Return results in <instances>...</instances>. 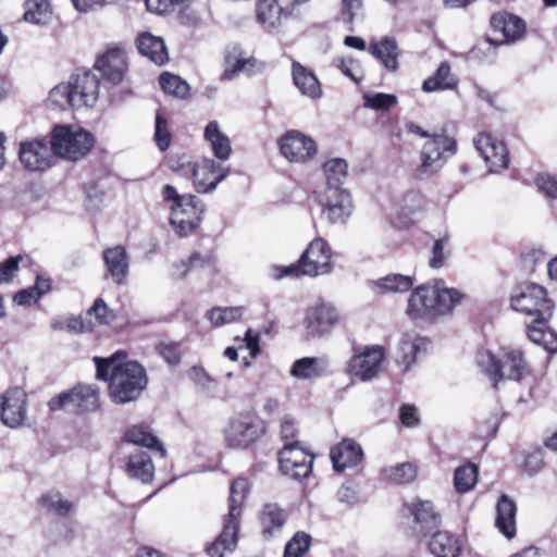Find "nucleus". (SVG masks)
<instances>
[{"label": "nucleus", "instance_id": "obj_1", "mask_svg": "<svg viewBox=\"0 0 557 557\" xmlns=\"http://www.w3.org/2000/svg\"><path fill=\"white\" fill-rule=\"evenodd\" d=\"M125 358L124 351L109 358H94L97 379L108 381L109 396L117 405L136 400L148 383L144 367L137 361H123Z\"/></svg>", "mask_w": 557, "mask_h": 557}, {"label": "nucleus", "instance_id": "obj_2", "mask_svg": "<svg viewBox=\"0 0 557 557\" xmlns=\"http://www.w3.org/2000/svg\"><path fill=\"white\" fill-rule=\"evenodd\" d=\"M463 295L449 288L444 281L417 287L408 299L407 314L413 320H433L450 313Z\"/></svg>", "mask_w": 557, "mask_h": 557}, {"label": "nucleus", "instance_id": "obj_3", "mask_svg": "<svg viewBox=\"0 0 557 557\" xmlns=\"http://www.w3.org/2000/svg\"><path fill=\"white\" fill-rule=\"evenodd\" d=\"M162 201L170 211V225L180 237L193 234L201 223L203 206L194 195L180 194L171 184H165L160 191Z\"/></svg>", "mask_w": 557, "mask_h": 557}, {"label": "nucleus", "instance_id": "obj_4", "mask_svg": "<svg viewBox=\"0 0 557 557\" xmlns=\"http://www.w3.org/2000/svg\"><path fill=\"white\" fill-rule=\"evenodd\" d=\"M332 251L329 244L322 238L313 239L301 255L297 264L289 267L273 265L270 268V276L280 280L289 275L319 276L331 272Z\"/></svg>", "mask_w": 557, "mask_h": 557}, {"label": "nucleus", "instance_id": "obj_5", "mask_svg": "<svg viewBox=\"0 0 557 557\" xmlns=\"http://www.w3.org/2000/svg\"><path fill=\"white\" fill-rule=\"evenodd\" d=\"M476 362L486 374L494 379L495 386L500 379L520 381L530 373L522 351L512 347L502 348L498 358L488 350L480 351Z\"/></svg>", "mask_w": 557, "mask_h": 557}, {"label": "nucleus", "instance_id": "obj_6", "mask_svg": "<svg viewBox=\"0 0 557 557\" xmlns=\"http://www.w3.org/2000/svg\"><path fill=\"white\" fill-rule=\"evenodd\" d=\"M510 306L539 324L547 322L554 311V302L547 297L546 289L535 283L516 286L510 296Z\"/></svg>", "mask_w": 557, "mask_h": 557}, {"label": "nucleus", "instance_id": "obj_7", "mask_svg": "<svg viewBox=\"0 0 557 557\" xmlns=\"http://www.w3.org/2000/svg\"><path fill=\"white\" fill-rule=\"evenodd\" d=\"M50 144L55 156L77 161L89 153L95 145V137L82 127L57 125L52 129Z\"/></svg>", "mask_w": 557, "mask_h": 557}, {"label": "nucleus", "instance_id": "obj_8", "mask_svg": "<svg viewBox=\"0 0 557 557\" xmlns=\"http://www.w3.org/2000/svg\"><path fill=\"white\" fill-rule=\"evenodd\" d=\"M457 152V144L446 134H433L420 150V165L417 172L420 176L437 173Z\"/></svg>", "mask_w": 557, "mask_h": 557}, {"label": "nucleus", "instance_id": "obj_9", "mask_svg": "<svg viewBox=\"0 0 557 557\" xmlns=\"http://www.w3.org/2000/svg\"><path fill=\"white\" fill-rule=\"evenodd\" d=\"M50 410H67L74 413L94 411L99 407L98 389L90 385H79L70 392H64L51 398L48 403Z\"/></svg>", "mask_w": 557, "mask_h": 557}, {"label": "nucleus", "instance_id": "obj_10", "mask_svg": "<svg viewBox=\"0 0 557 557\" xmlns=\"http://www.w3.org/2000/svg\"><path fill=\"white\" fill-rule=\"evenodd\" d=\"M339 321L341 314L333 304L318 301L307 308L304 325L308 335L320 337L329 335Z\"/></svg>", "mask_w": 557, "mask_h": 557}, {"label": "nucleus", "instance_id": "obj_11", "mask_svg": "<svg viewBox=\"0 0 557 557\" xmlns=\"http://www.w3.org/2000/svg\"><path fill=\"white\" fill-rule=\"evenodd\" d=\"M322 214L331 223H344L352 212L350 194L341 187H327L318 196Z\"/></svg>", "mask_w": 557, "mask_h": 557}, {"label": "nucleus", "instance_id": "obj_12", "mask_svg": "<svg viewBox=\"0 0 557 557\" xmlns=\"http://www.w3.org/2000/svg\"><path fill=\"white\" fill-rule=\"evenodd\" d=\"M281 471L293 479L307 478L312 470L313 457L308 454L299 442L285 444L278 453Z\"/></svg>", "mask_w": 557, "mask_h": 557}, {"label": "nucleus", "instance_id": "obj_13", "mask_svg": "<svg viewBox=\"0 0 557 557\" xmlns=\"http://www.w3.org/2000/svg\"><path fill=\"white\" fill-rule=\"evenodd\" d=\"M383 360L384 350L381 346H368L351 356L347 372L350 376L369 381L377 375Z\"/></svg>", "mask_w": 557, "mask_h": 557}, {"label": "nucleus", "instance_id": "obj_14", "mask_svg": "<svg viewBox=\"0 0 557 557\" xmlns=\"http://www.w3.org/2000/svg\"><path fill=\"white\" fill-rule=\"evenodd\" d=\"M473 143L491 173H499L508 168L509 152L502 140L488 133H481Z\"/></svg>", "mask_w": 557, "mask_h": 557}, {"label": "nucleus", "instance_id": "obj_15", "mask_svg": "<svg viewBox=\"0 0 557 557\" xmlns=\"http://www.w3.org/2000/svg\"><path fill=\"white\" fill-rule=\"evenodd\" d=\"M261 435L259 421L251 416L234 418L225 430V440L233 448H246Z\"/></svg>", "mask_w": 557, "mask_h": 557}, {"label": "nucleus", "instance_id": "obj_16", "mask_svg": "<svg viewBox=\"0 0 557 557\" xmlns=\"http://www.w3.org/2000/svg\"><path fill=\"white\" fill-rule=\"evenodd\" d=\"M228 174L230 168L221 165L213 159L203 158L196 162L191 178L197 193L208 194L213 191Z\"/></svg>", "mask_w": 557, "mask_h": 557}, {"label": "nucleus", "instance_id": "obj_17", "mask_svg": "<svg viewBox=\"0 0 557 557\" xmlns=\"http://www.w3.org/2000/svg\"><path fill=\"white\" fill-rule=\"evenodd\" d=\"M282 154L290 162L302 163L317 153L315 141L309 136L298 132H287L278 141Z\"/></svg>", "mask_w": 557, "mask_h": 557}, {"label": "nucleus", "instance_id": "obj_18", "mask_svg": "<svg viewBox=\"0 0 557 557\" xmlns=\"http://www.w3.org/2000/svg\"><path fill=\"white\" fill-rule=\"evenodd\" d=\"M26 393L20 387H13L1 396L0 419L9 428L23 425L26 419Z\"/></svg>", "mask_w": 557, "mask_h": 557}, {"label": "nucleus", "instance_id": "obj_19", "mask_svg": "<svg viewBox=\"0 0 557 557\" xmlns=\"http://www.w3.org/2000/svg\"><path fill=\"white\" fill-rule=\"evenodd\" d=\"M95 69L110 83L120 84L127 70L124 49L120 47L107 49V51L97 59Z\"/></svg>", "mask_w": 557, "mask_h": 557}, {"label": "nucleus", "instance_id": "obj_20", "mask_svg": "<svg viewBox=\"0 0 557 557\" xmlns=\"http://www.w3.org/2000/svg\"><path fill=\"white\" fill-rule=\"evenodd\" d=\"M424 205V198L419 193H407L393 207V211L389 214L391 223L398 228L410 226L414 222L416 215L423 211Z\"/></svg>", "mask_w": 557, "mask_h": 557}, {"label": "nucleus", "instance_id": "obj_21", "mask_svg": "<svg viewBox=\"0 0 557 557\" xmlns=\"http://www.w3.org/2000/svg\"><path fill=\"white\" fill-rule=\"evenodd\" d=\"M430 342L416 333H406L403 335L396 356V362L404 372H407L418 361V359L428 350Z\"/></svg>", "mask_w": 557, "mask_h": 557}, {"label": "nucleus", "instance_id": "obj_22", "mask_svg": "<svg viewBox=\"0 0 557 557\" xmlns=\"http://www.w3.org/2000/svg\"><path fill=\"white\" fill-rule=\"evenodd\" d=\"M52 149L45 140L23 143L20 149V160L32 171H45L51 166Z\"/></svg>", "mask_w": 557, "mask_h": 557}, {"label": "nucleus", "instance_id": "obj_23", "mask_svg": "<svg viewBox=\"0 0 557 557\" xmlns=\"http://www.w3.org/2000/svg\"><path fill=\"white\" fill-rule=\"evenodd\" d=\"M75 98V109L92 107L99 94V78L91 72H84L71 77Z\"/></svg>", "mask_w": 557, "mask_h": 557}, {"label": "nucleus", "instance_id": "obj_24", "mask_svg": "<svg viewBox=\"0 0 557 557\" xmlns=\"http://www.w3.org/2000/svg\"><path fill=\"white\" fill-rule=\"evenodd\" d=\"M286 521V511L275 503L265 504L259 512L261 534L265 540L280 535Z\"/></svg>", "mask_w": 557, "mask_h": 557}, {"label": "nucleus", "instance_id": "obj_25", "mask_svg": "<svg viewBox=\"0 0 557 557\" xmlns=\"http://www.w3.org/2000/svg\"><path fill=\"white\" fill-rule=\"evenodd\" d=\"M330 457L334 469L341 472L347 468L357 466L362 460L363 451L361 446L356 442L343 440L331 449Z\"/></svg>", "mask_w": 557, "mask_h": 557}, {"label": "nucleus", "instance_id": "obj_26", "mask_svg": "<svg viewBox=\"0 0 557 557\" xmlns=\"http://www.w3.org/2000/svg\"><path fill=\"white\" fill-rule=\"evenodd\" d=\"M103 260L108 274L113 282L121 285L125 283L128 274L129 260L127 252L122 246L108 248L103 252Z\"/></svg>", "mask_w": 557, "mask_h": 557}, {"label": "nucleus", "instance_id": "obj_27", "mask_svg": "<svg viewBox=\"0 0 557 557\" xmlns=\"http://www.w3.org/2000/svg\"><path fill=\"white\" fill-rule=\"evenodd\" d=\"M516 515V504L507 495H503L496 505L495 525L508 540L513 539L517 533Z\"/></svg>", "mask_w": 557, "mask_h": 557}, {"label": "nucleus", "instance_id": "obj_28", "mask_svg": "<svg viewBox=\"0 0 557 557\" xmlns=\"http://www.w3.org/2000/svg\"><path fill=\"white\" fill-rule=\"evenodd\" d=\"M292 75L295 86L306 97L319 99L322 96V88L313 72L297 61L292 63Z\"/></svg>", "mask_w": 557, "mask_h": 557}, {"label": "nucleus", "instance_id": "obj_29", "mask_svg": "<svg viewBox=\"0 0 557 557\" xmlns=\"http://www.w3.org/2000/svg\"><path fill=\"white\" fill-rule=\"evenodd\" d=\"M138 51L158 65H163L169 61V53L164 41L150 33H141L136 39Z\"/></svg>", "mask_w": 557, "mask_h": 557}, {"label": "nucleus", "instance_id": "obj_30", "mask_svg": "<svg viewBox=\"0 0 557 557\" xmlns=\"http://www.w3.org/2000/svg\"><path fill=\"white\" fill-rule=\"evenodd\" d=\"M239 525L235 522L225 521L223 530L215 541L207 546L206 552L209 557H224L226 553H233L237 546V534Z\"/></svg>", "mask_w": 557, "mask_h": 557}, {"label": "nucleus", "instance_id": "obj_31", "mask_svg": "<svg viewBox=\"0 0 557 557\" xmlns=\"http://www.w3.org/2000/svg\"><path fill=\"white\" fill-rule=\"evenodd\" d=\"M329 366L325 357H304L294 361L289 373L298 380H310L326 373Z\"/></svg>", "mask_w": 557, "mask_h": 557}, {"label": "nucleus", "instance_id": "obj_32", "mask_svg": "<svg viewBox=\"0 0 557 557\" xmlns=\"http://www.w3.org/2000/svg\"><path fill=\"white\" fill-rule=\"evenodd\" d=\"M428 548L434 557H458L461 553V542L447 531H438L430 537Z\"/></svg>", "mask_w": 557, "mask_h": 557}, {"label": "nucleus", "instance_id": "obj_33", "mask_svg": "<svg viewBox=\"0 0 557 557\" xmlns=\"http://www.w3.org/2000/svg\"><path fill=\"white\" fill-rule=\"evenodd\" d=\"M491 25L495 33L503 36V41H515L519 39L524 32V23L516 15L508 13H497L491 18Z\"/></svg>", "mask_w": 557, "mask_h": 557}, {"label": "nucleus", "instance_id": "obj_34", "mask_svg": "<svg viewBox=\"0 0 557 557\" xmlns=\"http://www.w3.org/2000/svg\"><path fill=\"white\" fill-rule=\"evenodd\" d=\"M203 137L218 160L223 162L230 159L232 153L231 140L228 136L222 132L216 121H211L207 124Z\"/></svg>", "mask_w": 557, "mask_h": 557}, {"label": "nucleus", "instance_id": "obj_35", "mask_svg": "<svg viewBox=\"0 0 557 557\" xmlns=\"http://www.w3.org/2000/svg\"><path fill=\"white\" fill-rule=\"evenodd\" d=\"M126 471L129 476L150 483L154 476V465L148 453L136 450L128 456Z\"/></svg>", "mask_w": 557, "mask_h": 557}, {"label": "nucleus", "instance_id": "obj_36", "mask_svg": "<svg viewBox=\"0 0 557 557\" xmlns=\"http://www.w3.org/2000/svg\"><path fill=\"white\" fill-rule=\"evenodd\" d=\"M256 59L234 47L225 55L224 79H232L238 73H250L256 65Z\"/></svg>", "mask_w": 557, "mask_h": 557}, {"label": "nucleus", "instance_id": "obj_37", "mask_svg": "<svg viewBox=\"0 0 557 557\" xmlns=\"http://www.w3.org/2000/svg\"><path fill=\"white\" fill-rule=\"evenodd\" d=\"M249 492V483L245 478L235 479L230 488V504L228 513L225 521H233L239 525V518L242 515V507L247 498Z\"/></svg>", "mask_w": 557, "mask_h": 557}, {"label": "nucleus", "instance_id": "obj_38", "mask_svg": "<svg viewBox=\"0 0 557 557\" xmlns=\"http://www.w3.org/2000/svg\"><path fill=\"white\" fill-rule=\"evenodd\" d=\"M124 440L127 443L144 446L160 451L161 456H165V449L159 442L157 436L151 432L148 425L134 424L129 426L124 434Z\"/></svg>", "mask_w": 557, "mask_h": 557}, {"label": "nucleus", "instance_id": "obj_39", "mask_svg": "<svg viewBox=\"0 0 557 557\" xmlns=\"http://www.w3.org/2000/svg\"><path fill=\"white\" fill-rule=\"evenodd\" d=\"M457 78L451 73L447 62L441 63L436 72L423 82L422 89L425 92L451 90L457 86Z\"/></svg>", "mask_w": 557, "mask_h": 557}, {"label": "nucleus", "instance_id": "obj_40", "mask_svg": "<svg viewBox=\"0 0 557 557\" xmlns=\"http://www.w3.org/2000/svg\"><path fill=\"white\" fill-rule=\"evenodd\" d=\"M369 51L379 59L386 70L395 72L398 67L397 45L392 38H384L370 45Z\"/></svg>", "mask_w": 557, "mask_h": 557}, {"label": "nucleus", "instance_id": "obj_41", "mask_svg": "<svg viewBox=\"0 0 557 557\" xmlns=\"http://www.w3.org/2000/svg\"><path fill=\"white\" fill-rule=\"evenodd\" d=\"M282 8L276 0H260L257 4V18L271 32L281 24Z\"/></svg>", "mask_w": 557, "mask_h": 557}, {"label": "nucleus", "instance_id": "obj_42", "mask_svg": "<svg viewBox=\"0 0 557 557\" xmlns=\"http://www.w3.org/2000/svg\"><path fill=\"white\" fill-rule=\"evenodd\" d=\"M72 82L60 84L53 87L47 98V106L51 109L65 110L75 108V98Z\"/></svg>", "mask_w": 557, "mask_h": 557}, {"label": "nucleus", "instance_id": "obj_43", "mask_svg": "<svg viewBox=\"0 0 557 557\" xmlns=\"http://www.w3.org/2000/svg\"><path fill=\"white\" fill-rule=\"evenodd\" d=\"M373 284L381 294L405 293L413 286V278L409 275L389 274L376 280Z\"/></svg>", "mask_w": 557, "mask_h": 557}, {"label": "nucleus", "instance_id": "obj_44", "mask_svg": "<svg viewBox=\"0 0 557 557\" xmlns=\"http://www.w3.org/2000/svg\"><path fill=\"white\" fill-rule=\"evenodd\" d=\"M24 20L35 25H46L51 20L52 11L47 0H26Z\"/></svg>", "mask_w": 557, "mask_h": 557}, {"label": "nucleus", "instance_id": "obj_45", "mask_svg": "<svg viewBox=\"0 0 557 557\" xmlns=\"http://www.w3.org/2000/svg\"><path fill=\"white\" fill-rule=\"evenodd\" d=\"M416 475L417 469L409 462L385 467L381 471L382 480L393 484L409 483L416 478Z\"/></svg>", "mask_w": 557, "mask_h": 557}, {"label": "nucleus", "instance_id": "obj_46", "mask_svg": "<svg viewBox=\"0 0 557 557\" xmlns=\"http://www.w3.org/2000/svg\"><path fill=\"white\" fill-rule=\"evenodd\" d=\"M478 467L471 462L456 468L454 473L455 490L460 494L470 492L478 482Z\"/></svg>", "mask_w": 557, "mask_h": 557}, {"label": "nucleus", "instance_id": "obj_47", "mask_svg": "<svg viewBox=\"0 0 557 557\" xmlns=\"http://www.w3.org/2000/svg\"><path fill=\"white\" fill-rule=\"evenodd\" d=\"M327 187H341L348 174L346 160L334 158L323 164Z\"/></svg>", "mask_w": 557, "mask_h": 557}, {"label": "nucleus", "instance_id": "obj_48", "mask_svg": "<svg viewBox=\"0 0 557 557\" xmlns=\"http://www.w3.org/2000/svg\"><path fill=\"white\" fill-rule=\"evenodd\" d=\"M545 324H539L531 321L527 326V333L529 338L539 345H543L546 350L557 351V335L552 332L545 331Z\"/></svg>", "mask_w": 557, "mask_h": 557}, {"label": "nucleus", "instance_id": "obj_49", "mask_svg": "<svg viewBox=\"0 0 557 557\" xmlns=\"http://www.w3.org/2000/svg\"><path fill=\"white\" fill-rule=\"evenodd\" d=\"M159 84L165 94L178 98H186L189 94V85L180 76L168 72L160 75Z\"/></svg>", "mask_w": 557, "mask_h": 557}, {"label": "nucleus", "instance_id": "obj_50", "mask_svg": "<svg viewBox=\"0 0 557 557\" xmlns=\"http://www.w3.org/2000/svg\"><path fill=\"white\" fill-rule=\"evenodd\" d=\"M408 509L413 515L417 523L430 524L436 522L437 516L434 509V505L429 500H413Z\"/></svg>", "mask_w": 557, "mask_h": 557}, {"label": "nucleus", "instance_id": "obj_51", "mask_svg": "<svg viewBox=\"0 0 557 557\" xmlns=\"http://www.w3.org/2000/svg\"><path fill=\"white\" fill-rule=\"evenodd\" d=\"M311 545V536L302 531L296 532L286 543L283 557H302Z\"/></svg>", "mask_w": 557, "mask_h": 557}, {"label": "nucleus", "instance_id": "obj_52", "mask_svg": "<svg viewBox=\"0 0 557 557\" xmlns=\"http://www.w3.org/2000/svg\"><path fill=\"white\" fill-rule=\"evenodd\" d=\"M243 315L242 307L213 308L208 312V318L214 326L237 321Z\"/></svg>", "mask_w": 557, "mask_h": 557}, {"label": "nucleus", "instance_id": "obj_53", "mask_svg": "<svg viewBox=\"0 0 557 557\" xmlns=\"http://www.w3.org/2000/svg\"><path fill=\"white\" fill-rule=\"evenodd\" d=\"M363 104L372 110H389L397 104V97L392 94H364Z\"/></svg>", "mask_w": 557, "mask_h": 557}, {"label": "nucleus", "instance_id": "obj_54", "mask_svg": "<svg viewBox=\"0 0 557 557\" xmlns=\"http://www.w3.org/2000/svg\"><path fill=\"white\" fill-rule=\"evenodd\" d=\"M338 70L355 83H359L363 78V70L361 64L351 57H344L335 60Z\"/></svg>", "mask_w": 557, "mask_h": 557}, {"label": "nucleus", "instance_id": "obj_55", "mask_svg": "<svg viewBox=\"0 0 557 557\" xmlns=\"http://www.w3.org/2000/svg\"><path fill=\"white\" fill-rule=\"evenodd\" d=\"M41 504L60 516H66L72 510V504L59 493L51 492L42 496Z\"/></svg>", "mask_w": 557, "mask_h": 557}, {"label": "nucleus", "instance_id": "obj_56", "mask_svg": "<svg viewBox=\"0 0 557 557\" xmlns=\"http://www.w3.org/2000/svg\"><path fill=\"white\" fill-rule=\"evenodd\" d=\"M196 162L189 160L186 156L173 157L169 161V168L181 177L191 178L195 172Z\"/></svg>", "mask_w": 557, "mask_h": 557}, {"label": "nucleus", "instance_id": "obj_57", "mask_svg": "<svg viewBox=\"0 0 557 557\" xmlns=\"http://www.w3.org/2000/svg\"><path fill=\"white\" fill-rule=\"evenodd\" d=\"M154 140L161 151L166 150L171 143V134L168 129L166 120L161 114H157L156 116Z\"/></svg>", "mask_w": 557, "mask_h": 557}, {"label": "nucleus", "instance_id": "obj_58", "mask_svg": "<svg viewBox=\"0 0 557 557\" xmlns=\"http://www.w3.org/2000/svg\"><path fill=\"white\" fill-rule=\"evenodd\" d=\"M449 237L444 236L436 239L432 247V257L430 259V267L433 269H440L445 263V249L448 246Z\"/></svg>", "mask_w": 557, "mask_h": 557}, {"label": "nucleus", "instance_id": "obj_59", "mask_svg": "<svg viewBox=\"0 0 557 557\" xmlns=\"http://www.w3.org/2000/svg\"><path fill=\"white\" fill-rule=\"evenodd\" d=\"M536 186L541 193L552 199H557V180L548 174L541 173L535 180Z\"/></svg>", "mask_w": 557, "mask_h": 557}, {"label": "nucleus", "instance_id": "obj_60", "mask_svg": "<svg viewBox=\"0 0 557 557\" xmlns=\"http://www.w3.org/2000/svg\"><path fill=\"white\" fill-rule=\"evenodd\" d=\"M89 315H94L98 324H109L114 320V313L108 308L102 299H97L88 310Z\"/></svg>", "mask_w": 557, "mask_h": 557}, {"label": "nucleus", "instance_id": "obj_61", "mask_svg": "<svg viewBox=\"0 0 557 557\" xmlns=\"http://www.w3.org/2000/svg\"><path fill=\"white\" fill-rule=\"evenodd\" d=\"M22 260V256H15L0 263V284L12 281L15 273L18 271V265Z\"/></svg>", "mask_w": 557, "mask_h": 557}, {"label": "nucleus", "instance_id": "obj_62", "mask_svg": "<svg viewBox=\"0 0 557 557\" xmlns=\"http://www.w3.org/2000/svg\"><path fill=\"white\" fill-rule=\"evenodd\" d=\"M157 352L169 363L177 364L181 361V350L175 343H160L156 347Z\"/></svg>", "mask_w": 557, "mask_h": 557}, {"label": "nucleus", "instance_id": "obj_63", "mask_svg": "<svg viewBox=\"0 0 557 557\" xmlns=\"http://www.w3.org/2000/svg\"><path fill=\"white\" fill-rule=\"evenodd\" d=\"M187 0H146V7L148 11L157 14H166L177 5L185 3Z\"/></svg>", "mask_w": 557, "mask_h": 557}, {"label": "nucleus", "instance_id": "obj_64", "mask_svg": "<svg viewBox=\"0 0 557 557\" xmlns=\"http://www.w3.org/2000/svg\"><path fill=\"white\" fill-rule=\"evenodd\" d=\"M216 257L212 250L195 251L189 257L191 268H211L214 265Z\"/></svg>", "mask_w": 557, "mask_h": 557}]
</instances>
